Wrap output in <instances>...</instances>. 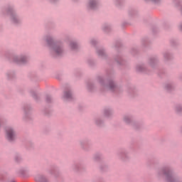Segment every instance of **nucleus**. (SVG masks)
Returning a JSON list of instances; mask_svg holds the SVG:
<instances>
[{"mask_svg":"<svg viewBox=\"0 0 182 182\" xmlns=\"http://www.w3.org/2000/svg\"><path fill=\"white\" fill-rule=\"evenodd\" d=\"M100 85L104 87V89H106L107 90H110L111 92H114L115 93H119L120 92V87H117L116 85V83H114V81L109 80L108 82V85H105V80L102 77H100L98 79Z\"/></svg>","mask_w":182,"mask_h":182,"instance_id":"obj_1","label":"nucleus"},{"mask_svg":"<svg viewBox=\"0 0 182 182\" xmlns=\"http://www.w3.org/2000/svg\"><path fill=\"white\" fill-rule=\"evenodd\" d=\"M164 176L168 182H177V180L174 178L173 176V172L171 171V168L170 167H165L159 172V176Z\"/></svg>","mask_w":182,"mask_h":182,"instance_id":"obj_2","label":"nucleus"},{"mask_svg":"<svg viewBox=\"0 0 182 182\" xmlns=\"http://www.w3.org/2000/svg\"><path fill=\"white\" fill-rule=\"evenodd\" d=\"M6 137L9 141H14L16 139V132L11 127L6 129Z\"/></svg>","mask_w":182,"mask_h":182,"instance_id":"obj_3","label":"nucleus"},{"mask_svg":"<svg viewBox=\"0 0 182 182\" xmlns=\"http://www.w3.org/2000/svg\"><path fill=\"white\" fill-rule=\"evenodd\" d=\"M63 97L67 100H72L73 99V95H72V91L70 89L67 88L65 90Z\"/></svg>","mask_w":182,"mask_h":182,"instance_id":"obj_4","label":"nucleus"},{"mask_svg":"<svg viewBox=\"0 0 182 182\" xmlns=\"http://www.w3.org/2000/svg\"><path fill=\"white\" fill-rule=\"evenodd\" d=\"M35 180L37 182H48L47 178L43 175L36 176Z\"/></svg>","mask_w":182,"mask_h":182,"instance_id":"obj_5","label":"nucleus"},{"mask_svg":"<svg viewBox=\"0 0 182 182\" xmlns=\"http://www.w3.org/2000/svg\"><path fill=\"white\" fill-rule=\"evenodd\" d=\"M165 89H166L168 92H171V90L174 89V87H173V85L171 84H166L165 86Z\"/></svg>","mask_w":182,"mask_h":182,"instance_id":"obj_6","label":"nucleus"},{"mask_svg":"<svg viewBox=\"0 0 182 182\" xmlns=\"http://www.w3.org/2000/svg\"><path fill=\"white\" fill-rule=\"evenodd\" d=\"M124 122H125L127 124H130V122H132V117H130L129 115L124 116Z\"/></svg>","mask_w":182,"mask_h":182,"instance_id":"obj_7","label":"nucleus"},{"mask_svg":"<svg viewBox=\"0 0 182 182\" xmlns=\"http://www.w3.org/2000/svg\"><path fill=\"white\" fill-rule=\"evenodd\" d=\"M55 53L56 55H60L62 53V48L60 47H56L54 48Z\"/></svg>","mask_w":182,"mask_h":182,"instance_id":"obj_8","label":"nucleus"},{"mask_svg":"<svg viewBox=\"0 0 182 182\" xmlns=\"http://www.w3.org/2000/svg\"><path fill=\"white\" fill-rule=\"evenodd\" d=\"M110 114H112V112L110 111V109H105V115L107 117L110 116Z\"/></svg>","mask_w":182,"mask_h":182,"instance_id":"obj_9","label":"nucleus"},{"mask_svg":"<svg viewBox=\"0 0 182 182\" xmlns=\"http://www.w3.org/2000/svg\"><path fill=\"white\" fill-rule=\"evenodd\" d=\"M87 89L88 90H90V91L93 90V84L91 82H89L87 84Z\"/></svg>","mask_w":182,"mask_h":182,"instance_id":"obj_10","label":"nucleus"},{"mask_svg":"<svg viewBox=\"0 0 182 182\" xmlns=\"http://www.w3.org/2000/svg\"><path fill=\"white\" fill-rule=\"evenodd\" d=\"M47 103H50L52 102V97L50 95H47L46 97Z\"/></svg>","mask_w":182,"mask_h":182,"instance_id":"obj_11","label":"nucleus"},{"mask_svg":"<svg viewBox=\"0 0 182 182\" xmlns=\"http://www.w3.org/2000/svg\"><path fill=\"white\" fill-rule=\"evenodd\" d=\"M176 111L177 112V113H180V112L182 111V107H181V106L179 105V106L176 107Z\"/></svg>","mask_w":182,"mask_h":182,"instance_id":"obj_12","label":"nucleus"},{"mask_svg":"<svg viewBox=\"0 0 182 182\" xmlns=\"http://www.w3.org/2000/svg\"><path fill=\"white\" fill-rule=\"evenodd\" d=\"M15 160L17 162L21 161V156L18 155L17 156L15 157Z\"/></svg>","mask_w":182,"mask_h":182,"instance_id":"obj_13","label":"nucleus"},{"mask_svg":"<svg viewBox=\"0 0 182 182\" xmlns=\"http://www.w3.org/2000/svg\"><path fill=\"white\" fill-rule=\"evenodd\" d=\"M95 4H96L95 1H90V8H93V5H95Z\"/></svg>","mask_w":182,"mask_h":182,"instance_id":"obj_14","label":"nucleus"},{"mask_svg":"<svg viewBox=\"0 0 182 182\" xmlns=\"http://www.w3.org/2000/svg\"><path fill=\"white\" fill-rule=\"evenodd\" d=\"M121 157H122V159H124V157H126V153L122 152V153L121 154Z\"/></svg>","mask_w":182,"mask_h":182,"instance_id":"obj_15","label":"nucleus"},{"mask_svg":"<svg viewBox=\"0 0 182 182\" xmlns=\"http://www.w3.org/2000/svg\"><path fill=\"white\" fill-rule=\"evenodd\" d=\"M20 173L21 176H25V171H21Z\"/></svg>","mask_w":182,"mask_h":182,"instance_id":"obj_16","label":"nucleus"},{"mask_svg":"<svg viewBox=\"0 0 182 182\" xmlns=\"http://www.w3.org/2000/svg\"><path fill=\"white\" fill-rule=\"evenodd\" d=\"M32 96H33V97H34V99H36V93L33 92L32 94Z\"/></svg>","mask_w":182,"mask_h":182,"instance_id":"obj_17","label":"nucleus"},{"mask_svg":"<svg viewBox=\"0 0 182 182\" xmlns=\"http://www.w3.org/2000/svg\"><path fill=\"white\" fill-rule=\"evenodd\" d=\"M100 122H101L100 120H98V121L96 122V124H97L98 126H100Z\"/></svg>","mask_w":182,"mask_h":182,"instance_id":"obj_18","label":"nucleus"},{"mask_svg":"<svg viewBox=\"0 0 182 182\" xmlns=\"http://www.w3.org/2000/svg\"><path fill=\"white\" fill-rule=\"evenodd\" d=\"M23 59H24V58H23V59L21 60V63L25 62V60H23Z\"/></svg>","mask_w":182,"mask_h":182,"instance_id":"obj_19","label":"nucleus"},{"mask_svg":"<svg viewBox=\"0 0 182 182\" xmlns=\"http://www.w3.org/2000/svg\"><path fill=\"white\" fill-rule=\"evenodd\" d=\"M52 173H53V174H54V173H55V170H53V172H52Z\"/></svg>","mask_w":182,"mask_h":182,"instance_id":"obj_20","label":"nucleus"},{"mask_svg":"<svg viewBox=\"0 0 182 182\" xmlns=\"http://www.w3.org/2000/svg\"><path fill=\"white\" fill-rule=\"evenodd\" d=\"M72 48H75V47H73V46H72Z\"/></svg>","mask_w":182,"mask_h":182,"instance_id":"obj_21","label":"nucleus"},{"mask_svg":"<svg viewBox=\"0 0 182 182\" xmlns=\"http://www.w3.org/2000/svg\"><path fill=\"white\" fill-rule=\"evenodd\" d=\"M152 1H156V0H152Z\"/></svg>","mask_w":182,"mask_h":182,"instance_id":"obj_22","label":"nucleus"}]
</instances>
